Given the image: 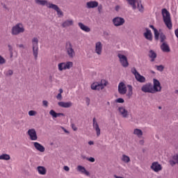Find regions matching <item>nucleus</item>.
<instances>
[{
  "label": "nucleus",
  "instance_id": "obj_1",
  "mask_svg": "<svg viewBox=\"0 0 178 178\" xmlns=\"http://www.w3.org/2000/svg\"><path fill=\"white\" fill-rule=\"evenodd\" d=\"M162 15H163V20L168 29V30H172L173 29V24H172V18H170V13L166 8H163L162 10Z\"/></svg>",
  "mask_w": 178,
  "mask_h": 178
},
{
  "label": "nucleus",
  "instance_id": "obj_2",
  "mask_svg": "<svg viewBox=\"0 0 178 178\" xmlns=\"http://www.w3.org/2000/svg\"><path fill=\"white\" fill-rule=\"evenodd\" d=\"M108 81L105 79H102L100 82H95L91 86L90 88L92 90H95L97 91H101L108 86Z\"/></svg>",
  "mask_w": 178,
  "mask_h": 178
},
{
  "label": "nucleus",
  "instance_id": "obj_3",
  "mask_svg": "<svg viewBox=\"0 0 178 178\" xmlns=\"http://www.w3.org/2000/svg\"><path fill=\"white\" fill-rule=\"evenodd\" d=\"M24 31H25L24 26H23L22 24L19 23L15 25L14 26H13L11 29V34L13 35H19V34L22 33H24Z\"/></svg>",
  "mask_w": 178,
  "mask_h": 178
},
{
  "label": "nucleus",
  "instance_id": "obj_4",
  "mask_svg": "<svg viewBox=\"0 0 178 178\" xmlns=\"http://www.w3.org/2000/svg\"><path fill=\"white\" fill-rule=\"evenodd\" d=\"M65 52L67 55L69 56V58H74V56H76V51H74V49H73V44H72V42H66Z\"/></svg>",
  "mask_w": 178,
  "mask_h": 178
},
{
  "label": "nucleus",
  "instance_id": "obj_5",
  "mask_svg": "<svg viewBox=\"0 0 178 178\" xmlns=\"http://www.w3.org/2000/svg\"><path fill=\"white\" fill-rule=\"evenodd\" d=\"M32 45H33V56L35 60H37V58H38V38H33L32 39Z\"/></svg>",
  "mask_w": 178,
  "mask_h": 178
},
{
  "label": "nucleus",
  "instance_id": "obj_6",
  "mask_svg": "<svg viewBox=\"0 0 178 178\" xmlns=\"http://www.w3.org/2000/svg\"><path fill=\"white\" fill-rule=\"evenodd\" d=\"M58 67L60 72L69 70L70 67H73V62L67 61L66 63H60L58 65Z\"/></svg>",
  "mask_w": 178,
  "mask_h": 178
},
{
  "label": "nucleus",
  "instance_id": "obj_7",
  "mask_svg": "<svg viewBox=\"0 0 178 178\" xmlns=\"http://www.w3.org/2000/svg\"><path fill=\"white\" fill-rule=\"evenodd\" d=\"M131 72L135 76V78L137 80V81H138L139 83H145V77L140 74V73L137 72L136 67L131 68Z\"/></svg>",
  "mask_w": 178,
  "mask_h": 178
},
{
  "label": "nucleus",
  "instance_id": "obj_8",
  "mask_svg": "<svg viewBox=\"0 0 178 178\" xmlns=\"http://www.w3.org/2000/svg\"><path fill=\"white\" fill-rule=\"evenodd\" d=\"M153 94L155 92H161L162 91V87L161 86V82L158 79H153V86H152Z\"/></svg>",
  "mask_w": 178,
  "mask_h": 178
},
{
  "label": "nucleus",
  "instance_id": "obj_9",
  "mask_svg": "<svg viewBox=\"0 0 178 178\" xmlns=\"http://www.w3.org/2000/svg\"><path fill=\"white\" fill-rule=\"evenodd\" d=\"M118 57L120 59V62L123 67H127L129 66V61H127V57L120 53L118 54Z\"/></svg>",
  "mask_w": 178,
  "mask_h": 178
},
{
  "label": "nucleus",
  "instance_id": "obj_10",
  "mask_svg": "<svg viewBox=\"0 0 178 178\" xmlns=\"http://www.w3.org/2000/svg\"><path fill=\"white\" fill-rule=\"evenodd\" d=\"M28 136L30 137V140L31 141H37L38 140V136H37V131H35V129H30L27 131Z\"/></svg>",
  "mask_w": 178,
  "mask_h": 178
},
{
  "label": "nucleus",
  "instance_id": "obj_11",
  "mask_svg": "<svg viewBox=\"0 0 178 178\" xmlns=\"http://www.w3.org/2000/svg\"><path fill=\"white\" fill-rule=\"evenodd\" d=\"M92 127L96 131L97 136L99 137L101 136V129L99 128V124H98V122L95 118L92 119Z\"/></svg>",
  "mask_w": 178,
  "mask_h": 178
},
{
  "label": "nucleus",
  "instance_id": "obj_12",
  "mask_svg": "<svg viewBox=\"0 0 178 178\" xmlns=\"http://www.w3.org/2000/svg\"><path fill=\"white\" fill-rule=\"evenodd\" d=\"M150 169L153 170V172H155L156 173H158V172H161L162 170V165L159 164L158 161H154L152 163V165L150 166Z\"/></svg>",
  "mask_w": 178,
  "mask_h": 178
},
{
  "label": "nucleus",
  "instance_id": "obj_13",
  "mask_svg": "<svg viewBox=\"0 0 178 178\" xmlns=\"http://www.w3.org/2000/svg\"><path fill=\"white\" fill-rule=\"evenodd\" d=\"M118 92L121 95H124L127 92V87L123 82L118 84Z\"/></svg>",
  "mask_w": 178,
  "mask_h": 178
},
{
  "label": "nucleus",
  "instance_id": "obj_14",
  "mask_svg": "<svg viewBox=\"0 0 178 178\" xmlns=\"http://www.w3.org/2000/svg\"><path fill=\"white\" fill-rule=\"evenodd\" d=\"M113 23L115 27L123 26V24H124V19L120 17H116L113 19Z\"/></svg>",
  "mask_w": 178,
  "mask_h": 178
},
{
  "label": "nucleus",
  "instance_id": "obj_15",
  "mask_svg": "<svg viewBox=\"0 0 178 178\" xmlns=\"http://www.w3.org/2000/svg\"><path fill=\"white\" fill-rule=\"evenodd\" d=\"M143 92H149L150 94H154V90L152 89V84L147 83L143 85L141 88Z\"/></svg>",
  "mask_w": 178,
  "mask_h": 178
},
{
  "label": "nucleus",
  "instance_id": "obj_16",
  "mask_svg": "<svg viewBox=\"0 0 178 178\" xmlns=\"http://www.w3.org/2000/svg\"><path fill=\"white\" fill-rule=\"evenodd\" d=\"M98 5H99L98 1H88L86 3V8H87V9H94L95 8H98Z\"/></svg>",
  "mask_w": 178,
  "mask_h": 178
},
{
  "label": "nucleus",
  "instance_id": "obj_17",
  "mask_svg": "<svg viewBox=\"0 0 178 178\" xmlns=\"http://www.w3.org/2000/svg\"><path fill=\"white\" fill-rule=\"evenodd\" d=\"M35 2L38 5H42V6H47L49 9H51V7H50L51 5L53 4V3L48 2V1H47V0H35Z\"/></svg>",
  "mask_w": 178,
  "mask_h": 178
},
{
  "label": "nucleus",
  "instance_id": "obj_18",
  "mask_svg": "<svg viewBox=\"0 0 178 178\" xmlns=\"http://www.w3.org/2000/svg\"><path fill=\"white\" fill-rule=\"evenodd\" d=\"M95 51L97 55L102 54V43L101 42H96Z\"/></svg>",
  "mask_w": 178,
  "mask_h": 178
},
{
  "label": "nucleus",
  "instance_id": "obj_19",
  "mask_svg": "<svg viewBox=\"0 0 178 178\" xmlns=\"http://www.w3.org/2000/svg\"><path fill=\"white\" fill-rule=\"evenodd\" d=\"M33 145L39 152H45V147L42 145L40 144L38 142L33 143Z\"/></svg>",
  "mask_w": 178,
  "mask_h": 178
},
{
  "label": "nucleus",
  "instance_id": "obj_20",
  "mask_svg": "<svg viewBox=\"0 0 178 178\" xmlns=\"http://www.w3.org/2000/svg\"><path fill=\"white\" fill-rule=\"evenodd\" d=\"M145 38L149 41H152V32L148 28L146 29V32L143 34Z\"/></svg>",
  "mask_w": 178,
  "mask_h": 178
},
{
  "label": "nucleus",
  "instance_id": "obj_21",
  "mask_svg": "<svg viewBox=\"0 0 178 178\" xmlns=\"http://www.w3.org/2000/svg\"><path fill=\"white\" fill-rule=\"evenodd\" d=\"M58 105L60 106V108H70L71 106H73V103L72 102H59L58 103Z\"/></svg>",
  "mask_w": 178,
  "mask_h": 178
},
{
  "label": "nucleus",
  "instance_id": "obj_22",
  "mask_svg": "<svg viewBox=\"0 0 178 178\" xmlns=\"http://www.w3.org/2000/svg\"><path fill=\"white\" fill-rule=\"evenodd\" d=\"M118 111L121 115H122V118H127L129 116V111L124 108V107L121 106L118 108Z\"/></svg>",
  "mask_w": 178,
  "mask_h": 178
},
{
  "label": "nucleus",
  "instance_id": "obj_23",
  "mask_svg": "<svg viewBox=\"0 0 178 178\" xmlns=\"http://www.w3.org/2000/svg\"><path fill=\"white\" fill-rule=\"evenodd\" d=\"M50 9H54V10H56L58 16H63V12L60 10V9L59 8V7H58V6L53 3L50 6Z\"/></svg>",
  "mask_w": 178,
  "mask_h": 178
},
{
  "label": "nucleus",
  "instance_id": "obj_24",
  "mask_svg": "<svg viewBox=\"0 0 178 178\" xmlns=\"http://www.w3.org/2000/svg\"><path fill=\"white\" fill-rule=\"evenodd\" d=\"M76 170H78V172H81V173H84V175H86V176H90V172L87 171V170H86V168L82 165H78Z\"/></svg>",
  "mask_w": 178,
  "mask_h": 178
},
{
  "label": "nucleus",
  "instance_id": "obj_25",
  "mask_svg": "<svg viewBox=\"0 0 178 178\" xmlns=\"http://www.w3.org/2000/svg\"><path fill=\"white\" fill-rule=\"evenodd\" d=\"M78 26L80 27L81 30L85 31L86 33H90L91 31V29L88 26L84 25L81 22H79L78 24Z\"/></svg>",
  "mask_w": 178,
  "mask_h": 178
},
{
  "label": "nucleus",
  "instance_id": "obj_26",
  "mask_svg": "<svg viewBox=\"0 0 178 178\" xmlns=\"http://www.w3.org/2000/svg\"><path fill=\"white\" fill-rule=\"evenodd\" d=\"M37 170L39 175H42V176L47 175V168H45L44 166H38L37 168Z\"/></svg>",
  "mask_w": 178,
  "mask_h": 178
},
{
  "label": "nucleus",
  "instance_id": "obj_27",
  "mask_svg": "<svg viewBox=\"0 0 178 178\" xmlns=\"http://www.w3.org/2000/svg\"><path fill=\"white\" fill-rule=\"evenodd\" d=\"M161 49L163 51V52H170V48L169 47V45L166 44V42H163L161 44Z\"/></svg>",
  "mask_w": 178,
  "mask_h": 178
},
{
  "label": "nucleus",
  "instance_id": "obj_28",
  "mask_svg": "<svg viewBox=\"0 0 178 178\" xmlns=\"http://www.w3.org/2000/svg\"><path fill=\"white\" fill-rule=\"evenodd\" d=\"M49 115L52 116L53 118H58L59 116H65V114L63 113H56L54 110H51L49 111Z\"/></svg>",
  "mask_w": 178,
  "mask_h": 178
},
{
  "label": "nucleus",
  "instance_id": "obj_29",
  "mask_svg": "<svg viewBox=\"0 0 178 178\" xmlns=\"http://www.w3.org/2000/svg\"><path fill=\"white\" fill-rule=\"evenodd\" d=\"M150 29H152L154 33V38L155 40H159V31L155 29L154 25H149Z\"/></svg>",
  "mask_w": 178,
  "mask_h": 178
},
{
  "label": "nucleus",
  "instance_id": "obj_30",
  "mask_svg": "<svg viewBox=\"0 0 178 178\" xmlns=\"http://www.w3.org/2000/svg\"><path fill=\"white\" fill-rule=\"evenodd\" d=\"M149 57L151 58V62H154L156 58V53L154 50H150L148 54Z\"/></svg>",
  "mask_w": 178,
  "mask_h": 178
},
{
  "label": "nucleus",
  "instance_id": "obj_31",
  "mask_svg": "<svg viewBox=\"0 0 178 178\" xmlns=\"http://www.w3.org/2000/svg\"><path fill=\"white\" fill-rule=\"evenodd\" d=\"M73 20L72 19H67L65 21L63 24L62 26L63 27H69L70 26H73Z\"/></svg>",
  "mask_w": 178,
  "mask_h": 178
},
{
  "label": "nucleus",
  "instance_id": "obj_32",
  "mask_svg": "<svg viewBox=\"0 0 178 178\" xmlns=\"http://www.w3.org/2000/svg\"><path fill=\"white\" fill-rule=\"evenodd\" d=\"M134 134H135V136H137L138 138H141V137H143V131L139 129H135L134 130Z\"/></svg>",
  "mask_w": 178,
  "mask_h": 178
},
{
  "label": "nucleus",
  "instance_id": "obj_33",
  "mask_svg": "<svg viewBox=\"0 0 178 178\" xmlns=\"http://www.w3.org/2000/svg\"><path fill=\"white\" fill-rule=\"evenodd\" d=\"M121 161L124 162V163H129V162H130V157L126 154H122Z\"/></svg>",
  "mask_w": 178,
  "mask_h": 178
},
{
  "label": "nucleus",
  "instance_id": "obj_34",
  "mask_svg": "<svg viewBox=\"0 0 178 178\" xmlns=\"http://www.w3.org/2000/svg\"><path fill=\"white\" fill-rule=\"evenodd\" d=\"M10 159V156L9 154H3L0 155V161H9Z\"/></svg>",
  "mask_w": 178,
  "mask_h": 178
},
{
  "label": "nucleus",
  "instance_id": "obj_35",
  "mask_svg": "<svg viewBox=\"0 0 178 178\" xmlns=\"http://www.w3.org/2000/svg\"><path fill=\"white\" fill-rule=\"evenodd\" d=\"M128 87V93H127V97L130 98L131 95H133V86L131 85H127Z\"/></svg>",
  "mask_w": 178,
  "mask_h": 178
},
{
  "label": "nucleus",
  "instance_id": "obj_36",
  "mask_svg": "<svg viewBox=\"0 0 178 178\" xmlns=\"http://www.w3.org/2000/svg\"><path fill=\"white\" fill-rule=\"evenodd\" d=\"M128 3L132 6L133 9H136L137 6H136V0H127Z\"/></svg>",
  "mask_w": 178,
  "mask_h": 178
},
{
  "label": "nucleus",
  "instance_id": "obj_37",
  "mask_svg": "<svg viewBox=\"0 0 178 178\" xmlns=\"http://www.w3.org/2000/svg\"><path fill=\"white\" fill-rule=\"evenodd\" d=\"M160 36L161 42H165V40H166V35H164L163 33H159V37Z\"/></svg>",
  "mask_w": 178,
  "mask_h": 178
},
{
  "label": "nucleus",
  "instance_id": "obj_38",
  "mask_svg": "<svg viewBox=\"0 0 178 178\" xmlns=\"http://www.w3.org/2000/svg\"><path fill=\"white\" fill-rule=\"evenodd\" d=\"M138 9L139 12H144V7L141 3H138Z\"/></svg>",
  "mask_w": 178,
  "mask_h": 178
},
{
  "label": "nucleus",
  "instance_id": "obj_39",
  "mask_svg": "<svg viewBox=\"0 0 178 178\" xmlns=\"http://www.w3.org/2000/svg\"><path fill=\"white\" fill-rule=\"evenodd\" d=\"M8 51L10 53V58H12V56H13V48L12 47V45H10V44H8Z\"/></svg>",
  "mask_w": 178,
  "mask_h": 178
},
{
  "label": "nucleus",
  "instance_id": "obj_40",
  "mask_svg": "<svg viewBox=\"0 0 178 178\" xmlns=\"http://www.w3.org/2000/svg\"><path fill=\"white\" fill-rule=\"evenodd\" d=\"M6 63V60L0 55V65H5Z\"/></svg>",
  "mask_w": 178,
  "mask_h": 178
},
{
  "label": "nucleus",
  "instance_id": "obj_41",
  "mask_svg": "<svg viewBox=\"0 0 178 178\" xmlns=\"http://www.w3.org/2000/svg\"><path fill=\"white\" fill-rule=\"evenodd\" d=\"M156 67L159 72H163V69H165L163 65H156Z\"/></svg>",
  "mask_w": 178,
  "mask_h": 178
},
{
  "label": "nucleus",
  "instance_id": "obj_42",
  "mask_svg": "<svg viewBox=\"0 0 178 178\" xmlns=\"http://www.w3.org/2000/svg\"><path fill=\"white\" fill-rule=\"evenodd\" d=\"M115 102H117L118 104H123L124 103V99H123V98H118L115 99Z\"/></svg>",
  "mask_w": 178,
  "mask_h": 178
},
{
  "label": "nucleus",
  "instance_id": "obj_43",
  "mask_svg": "<svg viewBox=\"0 0 178 178\" xmlns=\"http://www.w3.org/2000/svg\"><path fill=\"white\" fill-rule=\"evenodd\" d=\"M29 116H35V115H37V112L35 111H29Z\"/></svg>",
  "mask_w": 178,
  "mask_h": 178
},
{
  "label": "nucleus",
  "instance_id": "obj_44",
  "mask_svg": "<svg viewBox=\"0 0 178 178\" xmlns=\"http://www.w3.org/2000/svg\"><path fill=\"white\" fill-rule=\"evenodd\" d=\"M13 74V70H9L6 73V76H12Z\"/></svg>",
  "mask_w": 178,
  "mask_h": 178
},
{
  "label": "nucleus",
  "instance_id": "obj_45",
  "mask_svg": "<svg viewBox=\"0 0 178 178\" xmlns=\"http://www.w3.org/2000/svg\"><path fill=\"white\" fill-rule=\"evenodd\" d=\"M97 10H98L99 13H101L102 12V4L98 5Z\"/></svg>",
  "mask_w": 178,
  "mask_h": 178
},
{
  "label": "nucleus",
  "instance_id": "obj_46",
  "mask_svg": "<svg viewBox=\"0 0 178 178\" xmlns=\"http://www.w3.org/2000/svg\"><path fill=\"white\" fill-rule=\"evenodd\" d=\"M71 127H72V130H74V131H77V127H76V125L74 124H72Z\"/></svg>",
  "mask_w": 178,
  "mask_h": 178
},
{
  "label": "nucleus",
  "instance_id": "obj_47",
  "mask_svg": "<svg viewBox=\"0 0 178 178\" xmlns=\"http://www.w3.org/2000/svg\"><path fill=\"white\" fill-rule=\"evenodd\" d=\"M169 163L171 165V166H175V165H176L177 163H175L174 160H170L169 161Z\"/></svg>",
  "mask_w": 178,
  "mask_h": 178
},
{
  "label": "nucleus",
  "instance_id": "obj_48",
  "mask_svg": "<svg viewBox=\"0 0 178 178\" xmlns=\"http://www.w3.org/2000/svg\"><path fill=\"white\" fill-rule=\"evenodd\" d=\"M63 169L65 170V172H69V170H70V168H69L67 165H65Z\"/></svg>",
  "mask_w": 178,
  "mask_h": 178
},
{
  "label": "nucleus",
  "instance_id": "obj_49",
  "mask_svg": "<svg viewBox=\"0 0 178 178\" xmlns=\"http://www.w3.org/2000/svg\"><path fill=\"white\" fill-rule=\"evenodd\" d=\"M57 99H59L60 101L62 100V95L60 93H58L56 96Z\"/></svg>",
  "mask_w": 178,
  "mask_h": 178
},
{
  "label": "nucleus",
  "instance_id": "obj_50",
  "mask_svg": "<svg viewBox=\"0 0 178 178\" xmlns=\"http://www.w3.org/2000/svg\"><path fill=\"white\" fill-rule=\"evenodd\" d=\"M88 161H89V162H95V159H94L93 157H90L88 159Z\"/></svg>",
  "mask_w": 178,
  "mask_h": 178
},
{
  "label": "nucleus",
  "instance_id": "obj_51",
  "mask_svg": "<svg viewBox=\"0 0 178 178\" xmlns=\"http://www.w3.org/2000/svg\"><path fill=\"white\" fill-rule=\"evenodd\" d=\"M42 104H43L44 106H48V102L47 100H44L42 102Z\"/></svg>",
  "mask_w": 178,
  "mask_h": 178
},
{
  "label": "nucleus",
  "instance_id": "obj_52",
  "mask_svg": "<svg viewBox=\"0 0 178 178\" xmlns=\"http://www.w3.org/2000/svg\"><path fill=\"white\" fill-rule=\"evenodd\" d=\"M17 47H18V48H24V45L23 44H17Z\"/></svg>",
  "mask_w": 178,
  "mask_h": 178
},
{
  "label": "nucleus",
  "instance_id": "obj_53",
  "mask_svg": "<svg viewBox=\"0 0 178 178\" xmlns=\"http://www.w3.org/2000/svg\"><path fill=\"white\" fill-rule=\"evenodd\" d=\"M89 145H94V142L90 140L88 142Z\"/></svg>",
  "mask_w": 178,
  "mask_h": 178
},
{
  "label": "nucleus",
  "instance_id": "obj_54",
  "mask_svg": "<svg viewBox=\"0 0 178 178\" xmlns=\"http://www.w3.org/2000/svg\"><path fill=\"white\" fill-rule=\"evenodd\" d=\"M62 129H63L65 133H67V134H69V131L67 130H66V129H65L64 127H62Z\"/></svg>",
  "mask_w": 178,
  "mask_h": 178
},
{
  "label": "nucleus",
  "instance_id": "obj_55",
  "mask_svg": "<svg viewBox=\"0 0 178 178\" xmlns=\"http://www.w3.org/2000/svg\"><path fill=\"white\" fill-rule=\"evenodd\" d=\"M63 92V89H59V94H61Z\"/></svg>",
  "mask_w": 178,
  "mask_h": 178
},
{
  "label": "nucleus",
  "instance_id": "obj_56",
  "mask_svg": "<svg viewBox=\"0 0 178 178\" xmlns=\"http://www.w3.org/2000/svg\"><path fill=\"white\" fill-rule=\"evenodd\" d=\"M86 102H88V104H90V98H86Z\"/></svg>",
  "mask_w": 178,
  "mask_h": 178
},
{
  "label": "nucleus",
  "instance_id": "obj_57",
  "mask_svg": "<svg viewBox=\"0 0 178 178\" xmlns=\"http://www.w3.org/2000/svg\"><path fill=\"white\" fill-rule=\"evenodd\" d=\"M140 144H144V140H140Z\"/></svg>",
  "mask_w": 178,
  "mask_h": 178
},
{
  "label": "nucleus",
  "instance_id": "obj_58",
  "mask_svg": "<svg viewBox=\"0 0 178 178\" xmlns=\"http://www.w3.org/2000/svg\"><path fill=\"white\" fill-rule=\"evenodd\" d=\"M175 93L178 94V90H175Z\"/></svg>",
  "mask_w": 178,
  "mask_h": 178
},
{
  "label": "nucleus",
  "instance_id": "obj_59",
  "mask_svg": "<svg viewBox=\"0 0 178 178\" xmlns=\"http://www.w3.org/2000/svg\"><path fill=\"white\" fill-rule=\"evenodd\" d=\"M159 109H162V107L159 106Z\"/></svg>",
  "mask_w": 178,
  "mask_h": 178
},
{
  "label": "nucleus",
  "instance_id": "obj_60",
  "mask_svg": "<svg viewBox=\"0 0 178 178\" xmlns=\"http://www.w3.org/2000/svg\"><path fill=\"white\" fill-rule=\"evenodd\" d=\"M108 104L109 105V102H108Z\"/></svg>",
  "mask_w": 178,
  "mask_h": 178
}]
</instances>
